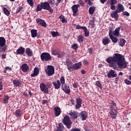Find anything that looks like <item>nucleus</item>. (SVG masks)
I'll use <instances>...</instances> for the list:
<instances>
[{"instance_id": "1", "label": "nucleus", "mask_w": 131, "mask_h": 131, "mask_svg": "<svg viewBox=\"0 0 131 131\" xmlns=\"http://www.w3.org/2000/svg\"><path fill=\"white\" fill-rule=\"evenodd\" d=\"M106 61L109 64L111 68L113 67L114 70L118 69L116 65H118L119 68L125 69L127 67V62L125 61L124 56L119 53H115L113 57H109L106 58Z\"/></svg>"}, {"instance_id": "2", "label": "nucleus", "mask_w": 131, "mask_h": 131, "mask_svg": "<svg viewBox=\"0 0 131 131\" xmlns=\"http://www.w3.org/2000/svg\"><path fill=\"white\" fill-rule=\"evenodd\" d=\"M111 111L110 112V114L112 118H115L117 115V111H116V103L113 101H112V103L111 104Z\"/></svg>"}, {"instance_id": "3", "label": "nucleus", "mask_w": 131, "mask_h": 131, "mask_svg": "<svg viewBox=\"0 0 131 131\" xmlns=\"http://www.w3.org/2000/svg\"><path fill=\"white\" fill-rule=\"evenodd\" d=\"M42 9L46 10L47 11H49L50 13H53L54 12V9L51 7L50 5V3L49 2H41Z\"/></svg>"}, {"instance_id": "4", "label": "nucleus", "mask_w": 131, "mask_h": 131, "mask_svg": "<svg viewBox=\"0 0 131 131\" xmlns=\"http://www.w3.org/2000/svg\"><path fill=\"white\" fill-rule=\"evenodd\" d=\"M46 73L48 76H52L55 74V68L53 66H48L46 70Z\"/></svg>"}, {"instance_id": "5", "label": "nucleus", "mask_w": 131, "mask_h": 131, "mask_svg": "<svg viewBox=\"0 0 131 131\" xmlns=\"http://www.w3.org/2000/svg\"><path fill=\"white\" fill-rule=\"evenodd\" d=\"M41 60L42 61H50L52 60V56L49 53L44 52L40 55Z\"/></svg>"}, {"instance_id": "6", "label": "nucleus", "mask_w": 131, "mask_h": 131, "mask_svg": "<svg viewBox=\"0 0 131 131\" xmlns=\"http://www.w3.org/2000/svg\"><path fill=\"white\" fill-rule=\"evenodd\" d=\"M0 50L2 52L6 51V39L4 37H0Z\"/></svg>"}, {"instance_id": "7", "label": "nucleus", "mask_w": 131, "mask_h": 131, "mask_svg": "<svg viewBox=\"0 0 131 131\" xmlns=\"http://www.w3.org/2000/svg\"><path fill=\"white\" fill-rule=\"evenodd\" d=\"M63 123L66 125L67 127L69 129L71 127V124H72V122L70 121V118H69V116H66L63 119Z\"/></svg>"}, {"instance_id": "8", "label": "nucleus", "mask_w": 131, "mask_h": 131, "mask_svg": "<svg viewBox=\"0 0 131 131\" xmlns=\"http://www.w3.org/2000/svg\"><path fill=\"white\" fill-rule=\"evenodd\" d=\"M61 89L64 93H66V94H68V95H69L70 94V88H69V86L67 85V84H62L61 85Z\"/></svg>"}, {"instance_id": "9", "label": "nucleus", "mask_w": 131, "mask_h": 131, "mask_svg": "<svg viewBox=\"0 0 131 131\" xmlns=\"http://www.w3.org/2000/svg\"><path fill=\"white\" fill-rule=\"evenodd\" d=\"M66 64L69 71H73V63L69 59H67Z\"/></svg>"}, {"instance_id": "10", "label": "nucleus", "mask_w": 131, "mask_h": 131, "mask_svg": "<svg viewBox=\"0 0 131 131\" xmlns=\"http://www.w3.org/2000/svg\"><path fill=\"white\" fill-rule=\"evenodd\" d=\"M79 7V4H77V5H74L72 7V10H73V16L75 17L76 16V14H77V12H78V7Z\"/></svg>"}, {"instance_id": "11", "label": "nucleus", "mask_w": 131, "mask_h": 131, "mask_svg": "<svg viewBox=\"0 0 131 131\" xmlns=\"http://www.w3.org/2000/svg\"><path fill=\"white\" fill-rule=\"evenodd\" d=\"M107 76L108 78H111V77L114 78L117 76V74L115 73V70H111L107 74Z\"/></svg>"}, {"instance_id": "12", "label": "nucleus", "mask_w": 131, "mask_h": 131, "mask_svg": "<svg viewBox=\"0 0 131 131\" xmlns=\"http://www.w3.org/2000/svg\"><path fill=\"white\" fill-rule=\"evenodd\" d=\"M36 21L38 25H41V26H43V27H47V24L46 23V21H45V20L40 18H37L36 19Z\"/></svg>"}, {"instance_id": "13", "label": "nucleus", "mask_w": 131, "mask_h": 131, "mask_svg": "<svg viewBox=\"0 0 131 131\" xmlns=\"http://www.w3.org/2000/svg\"><path fill=\"white\" fill-rule=\"evenodd\" d=\"M116 10L119 13H121V12H123V11H124V6H123V5L121 3H118Z\"/></svg>"}, {"instance_id": "14", "label": "nucleus", "mask_w": 131, "mask_h": 131, "mask_svg": "<svg viewBox=\"0 0 131 131\" xmlns=\"http://www.w3.org/2000/svg\"><path fill=\"white\" fill-rule=\"evenodd\" d=\"M119 12L117 11V10H115L112 12V13H111V16L112 17V18H114L115 20H118L119 15H118Z\"/></svg>"}, {"instance_id": "15", "label": "nucleus", "mask_w": 131, "mask_h": 131, "mask_svg": "<svg viewBox=\"0 0 131 131\" xmlns=\"http://www.w3.org/2000/svg\"><path fill=\"white\" fill-rule=\"evenodd\" d=\"M40 88L41 92H45V93H46L47 94L49 93V90L46 87V84L44 83H42L40 84Z\"/></svg>"}, {"instance_id": "16", "label": "nucleus", "mask_w": 131, "mask_h": 131, "mask_svg": "<svg viewBox=\"0 0 131 131\" xmlns=\"http://www.w3.org/2000/svg\"><path fill=\"white\" fill-rule=\"evenodd\" d=\"M21 70L23 72H28L29 71V67L26 63H24L21 66Z\"/></svg>"}, {"instance_id": "17", "label": "nucleus", "mask_w": 131, "mask_h": 131, "mask_svg": "<svg viewBox=\"0 0 131 131\" xmlns=\"http://www.w3.org/2000/svg\"><path fill=\"white\" fill-rule=\"evenodd\" d=\"M81 99L80 98H78L76 99V104L75 105L76 109H79L80 107H81Z\"/></svg>"}, {"instance_id": "18", "label": "nucleus", "mask_w": 131, "mask_h": 131, "mask_svg": "<svg viewBox=\"0 0 131 131\" xmlns=\"http://www.w3.org/2000/svg\"><path fill=\"white\" fill-rule=\"evenodd\" d=\"M80 68H81V62H79L73 65V69L78 70V69H80Z\"/></svg>"}, {"instance_id": "19", "label": "nucleus", "mask_w": 131, "mask_h": 131, "mask_svg": "<svg viewBox=\"0 0 131 131\" xmlns=\"http://www.w3.org/2000/svg\"><path fill=\"white\" fill-rule=\"evenodd\" d=\"M53 85L56 90H59L61 86V83L60 80H57L56 81L53 82Z\"/></svg>"}, {"instance_id": "20", "label": "nucleus", "mask_w": 131, "mask_h": 131, "mask_svg": "<svg viewBox=\"0 0 131 131\" xmlns=\"http://www.w3.org/2000/svg\"><path fill=\"white\" fill-rule=\"evenodd\" d=\"M25 53V49L23 47H20L16 51V55H23Z\"/></svg>"}, {"instance_id": "21", "label": "nucleus", "mask_w": 131, "mask_h": 131, "mask_svg": "<svg viewBox=\"0 0 131 131\" xmlns=\"http://www.w3.org/2000/svg\"><path fill=\"white\" fill-rule=\"evenodd\" d=\"M80 115L81 119H82V120L83 121L85 120V119L88 118V113H86V112H82L81 113H80Z\"/></svg>"}, {"instance_id": "22", "label": "nucleus", "mask_w": 131, "mask_h": 131, "mask_svg": "<svg viewBox=\"0 0 131 131\" xmlns=\"http://www.w3.org/2000/svg\"><path fill=\"white\" fill-rule=\"evenodd\" d=\"M69 115L73 118V119H76L78 117V113L77 112H72L69 113Z\"/></svg>"}, {"instance_id": "23", "label": "nucleus", "mask_w": 131, "mask_h": 131, "mask_svg": "<svg viewBox=\"0 0 131 131\" xmlns=\"http://www.w3.org/2000/svg\"><path fill=\"white\" fill-rule=\"evenodd\" d=\"M55 115L56 116H59L61 113V110L60 107H55L54 108Z\"/></svg>"}, {"instance_id": "24", "label": "nucleus", "mask_w": 131, "mask_h": 131, "mask_svg": "<svg viewBox=\"0 0 131 131\" xmlns=\"http://www.w3.org/2000/svg\"><path fill=\"white\" fill-rule=\"evenodd\" d=\"M38 73H39V69H38V68H35L34 70V73L32 74L31 76L32 77H34V76L38 75Z\"/></svg>"}, {"instance_id": "25", "label": "nucleus", "mask_w": 131, "mask_h": 131, "mask_svg": "<svg viewBox=\"0 0 131 131\" xmlns=\"http://www.w3.org/2000/svg\"><path fill=\"white\" fill-rule=\"evenodd\" d=\"M119 31H120V27L116 28L113 32V35L115 36H119Z\"/></svg>"}, {"instance_id": "26", "label": "nucleus", "mask_w": 131, "mask_h": 131, "mask_svg": "<svg viewBox=\"0 0 131 131\" xmlns=\"http://www.w3.org/2000/svg\"><path fill=\"white\" fill-rule=\"evenodd\" d=\"M110 41V39L108 37H104L102 40V43L104 46H106V45H108Z\"/></svg>"}, {"instance_id": "27", "label": "nucleus", "mask_w": 131, "mask_h": 131, "mask_svg": "<svg viewBox=\"0 0 131 131\" xmlns=\"http://www.w3.org/2000/svg\"><path fill=\"white\" fill-rule=\"evenodd\" d=\"M13 83L15 86H21V85H22V83H21V82H20L19 80H14Z\"/></svg>"}, {"instance_id": "28", "label": "nucleus", "mask_w": 131, "mask_h": 131, "mask_svg": "<svg viewBox=\"0 0 131 131\" xmlns=\"http://www.w3.org/2000/svg\"><path fill=\"white\" fill-rule=\"evenodd\" d=\"M31 33L32 37H36L37 35V30L32 29L31 30Z\"/></svg>"}, {"instance_id": "29", "label": "nucleus", "mask_w": 131, "mask_h": 131, "mask_svg": "<svg viewBox=\"0 0 131 131\" xmlns=\"http://www.w3.org/2000/svg\"><path fill=\"white\" fill-rule=\"evenodd\" d=\"M3 11L4 14L6 15V16H10L11 13L10 12V10L7 9V8L4 7L3 8Z\"/></svg>"}, {"instance_id": "30", "label": "nucleus", "mask_w": 131, "mask_h": 131, "mask_svg": "<svg viewBox=\"0 0 131 131\" xmlns=\"http://www.w3.org/2000/svg\"><path fill=\"white\" fill-rule=\"evenodd\" d=\"M77 41L78 42H82L84 40V38L83 37V36L82 35H79L77 37Z\"/></svg>"}, {"instance_id": "31", "label": "nucleus", "mask_w": 131, "mask_h": 131, "mask_svg": "<svg viewBox=\"0 0 131 131\" xmlns=\"http://www.w3.org/2000/svg\"><path fill=\"white\" fill-rule=\"evenodd\" d=\"M125 42H126V41L124 38H121L119 45L120 47H123V46L125 45Z\"/></svg>"}, {"instance_id": "32", "label": "nucleus", "mask_w": 131, "mask_h": 131, "mask_svg": "<svg viewBox=\"0 0 131 131\" xmlns=\"http://www.w3.org/2000/svg\"><path fill=\"white\" fill-rule=\"evenodd\" d=\"M83 30L84 32V36L85 37H88V36H90V32L88 30V28L85 27V28L83 29Z\"/></svg>"}, {"instance_id": "33", "label": "nucleus", "mask_w": 131, "mask_h": 131, "mask_svg": "<svg viewBox=\"0 0 131 131\" xmlns=\"http://www.w3.org/2000/svg\"><path fill=\"white\" fill-rule=\"evenodd\" d=\"M41 10H42V5L41 3L40 4L37 5L36 11V12H40Z\"/></svg>"}, {"instance_id": "34", "label": "nucleus", "mask_w": 131, "mask_h": 131, "mask_svg": "<svg viewBox=\"0 0 131 131\" xmlns=\"http://www.w3.org/2000/svg\"><path fill=\"white\" fill-rule=\"evenodd\" d=\"M59 18L61 19L62 23H67V19H65V16H64V15H60Z\"/></svg>"}, {"instance_id": "35", "label": "nucleus", "mask_w": 131, "mask_h": 131, "mask_svg": "<svg viewBox=\"0 0 131 131\" xmlns=\"http://www.w3.org/2000/svg\"><path fill=\"white\" fill-rule=\"evenodd\" d=\"M112 4L113 5H116L117 4V0H108L107 1V4Z\"/></svg>"}, {"instance_id": "36", "label": "nucleus", "mask_w": 131, "mask_h": 131, "mask_svg": "<svg viewBox=\"0 0 131 131\" xmlns=\"http://www.w3.org/2000/svg\"><path fill=\"white\" fill-rule=\"evenodd\" d=\"M110 38H111L112 41H113L114 43H116V42L118 41V39L117 38V37H114V36L111 37Z\"/></svg>"}, {"instance_id": "37", "label": "nucleus", "mask_w": 131, "mask_h": 131, "mask_svg": "<svg viewBox=\"0 0 131 131\" xmlns=\"http://www.w3.org/2000/svg\"><path fill=\"white\" fill-rule=\"evenodd\" d=\"M95 10H96V8H95V7H90L89 10V12L90 15H92V14H94Z\"/></svg>"}, {"instance_id": "38", "label": "nucleus", "mask_w": 131, "mask_h": 131, "mask_svg": "<svg viewBox=\"0 0 131 131\" xmlns=\"http://www.w3.org/2000/svg\"><path fill=\"white\" fill-rule=\"evenodd\" d=\"M26 52L28 56H30V57H31V56H32V52H31V50H30V49L27 48L26 50Z\"/></svg>"}, {"instance_id": "39", "label": "nucleus", "mask_w": 131, "mask_h": 131, "mask_svg": "<svg viewBox=\"0 0 131 131\" xmlns=\"http://www.w3.org/2000/svg\"><path fill=\"white\" fill-rule=\"evenodd\" d=\"M22 115V112H21V110H17L15 111V116L16 117H19Z\"/></svg>"}, {"instance_id": "40", "label": "nucleus", "mask_w": 131, "mask_h": 131, "mask_svg": "<svg viewBox=\"0 0 131 131\" xmlns=\"http://www.w3.org/2000/svg\"><path fill=\"white\" fill-rule=\"evenodd\" d=\"M71 48L73 49V50L76 51V50L78 49V44L75 43L71 46Z\"/></svg>"}, {"instance_id": "41", "label": "nucleus", "mask_w": 131, "mask_h": 131, "mask_svg": "<svg viewBox=\"0 0 131 131\" xmlns=\"http://www.w3.org/2000/svg\"><path fill=\"white\" fill-rule=\"evenodd\" d=\"M51 35H52L53 37H57V36H59V32L52 31L51 32Z\"/></svg>"}, {"instance_id": "42", "label": "nucleus", "mask_w": 131, "mask_h": 131, "mask_svg": "<svg viewBox=\"0 0 131 131\" xmlns=\"http://www.w3.org/2000/svg\"><path fill=\"white\" fill-rule=\"evenodd\" d=\"M9 102V96H6L3 99V103L4 104H7Z\"/></svg>"}, {"instance_id": "43", "label": "nucleus", "mask_w": 131, "mask_h": 131, "mask_svg": "<svg viewBox=\"0 0 131 131\" xmlns=\"http://www.w3.org/2000/svg\"><path fill=\"white\" fill-rule=\"evenodd\" d=\"M108 5H110V8L112 11H115V10H116L115 4H109Z\"/></svg>"}, {"instance_id": "44", "label": "nucleus", "mask_w": 131, "mask_h": 131, "mask_svg": "<svg viewBox=\"0 0 131 131\" xmlns=\"http://www.w3.org/2000/svg\"><path fill=\"white\" fill-rule=\"evenodd\" d=\"M60 81L61 83V85H63V84H65V78L64 77V76L61 77Z\"/></svg>"}, {"instance_id": "45", "label": "nucleus", "mask_w": 131, "mask_h": 131, "mask_svg": "<svg viewBox=\"0 0 131 131\" xmlns=\"http://www.w3.org/2000/svg\"><path fill=\"white\" fill-rule=\"evenodd\" d=\"M65 56V53L62 52L61 53H58L57 54V58H62L63 57Z\"/></svg>"}, {"instance_id": "46", "label": "nucleus", "mask_w": 131, "mask_h": 131, "mask_svg": "<svg viewBox=\"0 0 131 131\" xmlns=\"http://www.w3.org/2000/svg\"><path fill=\"white\" fill-rule=\"evenodd\" d=\"M8 70H9V71H12V68H10L9 67H5L4 70V73H7V71H8Z\"/></svg>"}, {"instance_id": "47", "label": "nucleus", "mask_w": 131, "mask_h": 131, "mask_svg": "<svg viewBox=\"0 0 131 131\" xmlns=\"http://www.w3.org/2000/svg\"><path fill=\"white\" fill-rule=\"evenodd\" d=\"M96 85L98 86V88H99V89H102V84H101V83L100 82V81H96Z\"/></svg>"}, {"instance_id": "48", "label": "nucleus", "mask_w": 131, "mask_h": 131, "mask_svg": "<svg viewBox=\"0 0 131 131\" xmlns=\"http://www.w3.org/2000/svg\"><path fill=\"white\" fill-rule=\"evenodd\" d=\"M108 35L110 37H112L113 36V31H112V29L110 28L108 31Z\"/></svg>"}, {"instance_id": "49", "label": "nucleus", "mask_w": 131, "mask_h": 131, "mask_svg": "<svg viewBox=\"0 0 131 131\" xmlns=\"http://www.w3.org/2000/svg\"><path fill=\"white\" fill-rule=\"evenodd\" d=\"M90 25H91L92 27V28H94L95 27V21L93 20H90L89 23Z\"/></svg>"}, {"instance_id": "50", "label": "nucleus", "mask_w": 131, "mask_h": 131, "mask_svg": "<svg viewBox=\"0 0 131 131\" xmlns=\"http://www.w3.org/2000/svg\"><path fill=\"white\" fill-rule=\"evenodd\" d=\"M85 27H82L80 25H77L76 27V29H82V30H83V29L85 28Z\"/></svg>"}, {"instance_id": "51", "label": "nucleus", "mask_w": 131, "mask_h": 131, "mask_svg": "<svg viewBox=\"0 0 131 131\" xmlns=\"http://www.w3.org/2000/svg\"><path fill=\"white\" fill-rule=\"evenodd\" d=\"M28 4L30 5L31 7L33 6V0H27Z\"/></svg>"}, {"instance_id": "52", "label": "nucleus", "mask_w": 131, "mask_h": 131, "mask_svg": "<svg viewBox=\"0 0 131 131\" xmlns=\"http://www.w3.org/2000/svg\"><path fill=\"white\" fill-rule=\"evenodd\" d=\"M85 3H86V4L88 5H89V6H92L93 5V3L91 0H85Z\"/></svg>"}, {"instance_id": "53", "label": "nucleus", "mask_w": 131, "mask_h": 131, "mask_svg": "<svg viewBox=\"0 0 131 131\" xmlns=\"http://www.w3.org/2000/svg\"><path fill=\"white\" fill-rule=\"evenodd\" d=\"M23 10V8L21 6L18 7V8L16 10V13H19Z\"/></svg>"}, {"instance_id": "54", "label": "nucleus", "mask_w": 131, "mask_h": 131, "mask_svg": "<svg viewBox=\"0 0 131 131\" xmlns=\"http://www.w3.org/2000/svg\"><path fill=\"white\" fill-rule=\"evenodd\" d=\"M122 14L123 16H127V17H128V16H129V13L127 12V11L123 12Z\"/></svg>"}, {"instance_id": "55", "label": "nucleus", "mask_w": 131, "mask_h": 131, "mask_svg": "<svg viewBox=\"0 0 131 131\" xmlns=\"http://www.w3.org/2000/svg\"><path fill=\"white\" fill-rule=\"evenodd\" d=\"M58 53H59V52H58V51L53 50L52 51V55H53L54 56H56V55H58Z\"/></svg>"}, {"instance_id": "56", "label": "nucleus", "mask_w": 131, "mask_h": 131, "mask_svg": "<svg viewBox=\"0 0 131 131\" xmlns=\"http://www.w3.org/2000/svg\"><path fill=\"white\" fill-rule=\"evenodd\" d=\"M124 82L125 83H126V84H128V85H129L131 83V81L128 80V79H125Z\"/></svg>"}, {"instance_id": "57", "label": "nucleus", "mask_w": 131, "mask_h": 131, "mask_svg": "<svg viewBox=\"0 0 131 131\" xmlns=\"http://www.w3.org/2000/svg\"><path fill=\"white\" fill-rule=\"evenodd\" d=\"M88 52L90 55H93V48H89Z\"/></svg>"}, {"instance_id": "58", "label": "nucleus", "mask_w": 131, "mask_h": 131, "mask_svg": "<svg viewBox=\"0 0 131 131\" xmlns=\"http://www.w3.org/2000/svg\"><path fill=\"white\" fill-rule=\"evenodd\" d=\"M83 64H84V65H85L86 66L89 65V62L86 60H84Z\"/></svg>"}, {"instance_id": "59", "label": "nucleus", "mask_w": 131, "mask_h": 131, "mask_svg": "<svg viewBox=\"0 0 131 131\" xmlns=\"http://www.w3.org/2000/svg\"><path fill=\"white\" fill-rule=\"evenodd\" d=\"M118 80H119V77L118 76L115 79V83H118Z\"/></svg>"}, {"instance_id": "60", "label": "nucleus", "mask_w": 131, "mask_h": 131, "mask_svg": "<svg viewBox=\"0 0 131 131\" xmlns=\"http://www.w3.org/2000/svg\"><path fill=\"white\" fill-rule=\"evenodd\" d=\"M79 4L81 5V6H84V3L83 2H82L81 1V0H79Z\"/></svg>"}, {"instance_id": "61", "label": "nucleus", "mask_w": 131, "mask_h": 131, "mask_svg": "<svg viewBox=\"0 0 131 131\" xmlns=\"http://www.w3.org/2000/svg\"><path fill=\"white\" fill-rule=\"evenodd\" d=\"M0 91H3V83L0 82Z\"/></svg>"}, {"instance_id": "62", "label": "nucleus", "mask_w": 131, "mask_h": 131, "mask_svg": "<svg viewBox=\"0 0 131 131\" xmlns=\"http://www.w3.org/2000/svg\"><path fill=\"white\" fill-rule=\"evenodd\" d=\"M42 104L43 105H45V104H47V103H48V100H42Z\"/></svg>"}, {"instance_id": "63", "label": "nucleus", "mask_w": 131, "mask_h": 131, "mask_svg": "<svg viewBox=\"0 0 131 131\" xmlns=\"http://www.w3.org/2000/svg\"><path fill=\"white\" fill-rule=\"evenodd\" d=\"M71 131H81L80 129L78 128H73L71 130Z\"/></svg>"}, {"instance_id": "64", "label": "nucleus", "mask_w": 131, "mask_h": 131, "mask_svg": "<svg viewBox=\"0 0 131 131\" xmlns=\"http://www.w3.org/2000/svg\"><path fill=\"white\" fill-rule=\"evenodd\" d=\"M62 128L61 127H57L56 131H62Z\"/></svg>"}]
</instances>
